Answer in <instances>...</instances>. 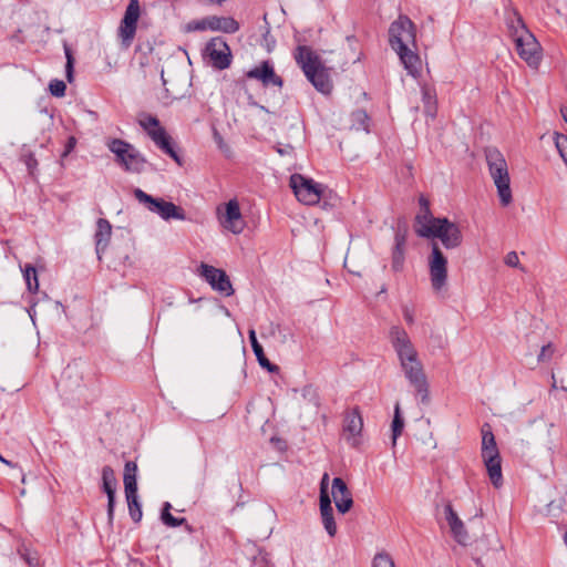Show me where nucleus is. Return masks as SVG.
I'll use <instances>...</instances> for the list:
<instances>
[{
    "instance_id": "nucleus-7",
    "label": "nucleus",
    "mask_w": 567,
    "mask_h": 567,
    "mask_svg": "<svg viewBox=\"0 0 567 567\" xmlns=\"http://www.w3.org/2000/svg\"><path fill=\"white\" fill-rule=\"evenodd\" d=\"M482 450L481 456L486 467L487 475L495 488L503 485L502 458L489 424L482 426Z\"/></svg>"
},
{
    "instance_id": "nucleus-36",
    "label": "nucleus",
    "mask_w": 567,
    "mask_h": 567,
    "mask_svg": "<svg viewBox=\"0 0 567 567\" xmlns=\"http://www.w3.org/2000/svg\"><path fill=\"white\" fill-rule=\"evenodd\" d=\"M140 125L150 134L151 131L156 130L159 125L158 120L155 116L143 114L138 118Z\"/></svg>"
},
{
    "instance_id": "nucleus-1",
    "label": "nucleus",
    "mask_w": 567,
    "mask_h": 567,
    "mask_svg": "<svg viewBox=\"0 0 567 567\" xmlns=\"http://www.w3.org/2000/svg\"><path fill=\"white\" fill-rule=\"evenodd\" d=\"M389 341L393 348L404 377L417 393L427 395V380L419 352L409 333L401 326H392L389 330Z\"/></svg>"
},
{
    "instance_id": "nucleus-11",
    "label": "nucleus",
    "mask_w": 567,
    "mask_h": 567,
    "mask_svg": "<svg viewBox=\"0 0 567 567\" xmlns=\"http://www.w3.org/2000/svg\"><path fill=\"white\" fill-rule=\"evenodd\" d=\"M134 196L140 203L144 204L150 212L159 215L165 220H184L186 218L184 209L172 202L154 198L140 188L134 190Z\"/></svg>"
},
{
    "instance_id": "nucleus-9",
    "label": "nucleus",
    "mask_w": 567,
    "mask_h": 567,
    "mask_svg": "<svg viewBox=\"0 0 567 567\" xmlns=\"http://www.w3.org/2000/svg\"><path fill=\"white\" fill-rule=\"evenodd\" d=\"M109 150L115 155L116 162L127 172L140 173L145 165V158L130 143L113 138L107 143Z\"/></svg>"
},
{
    "instance_id": "nucleus-25",
    "label": "nucleus",
    "mask_w": 567,
    "mask_h": 567,
    "mask_svg": "<svg viewBox=\"0 0 567 567\" xmlns=\"http://www.w3.org/2000/svg\"><path fill=\"white\" fill-rule=\"evenodd\" d=\"M136 472L137 465L134 462H126L123 477L125 495L137 494Z\"/></svg>"
},
{
    "instance_id": "nucleus-29",
    "label": "nucleus",
    "mask_w": 567,
    "mask_h": 567,
    "mask_svg": "<svg viewBox=\"0 0 567 567\" xmlns=\"http://www.w3.org/2000/svg\"><path fill=\"white\" fill-rule=\"evenodd\" d=\"M404 427V421L401 416L400 404L396 403L394 406V416L392 421V444H396L398 437L401 435Z\"/></svg>"
},
{
    "instance_id": "nucleus-46",
    "label": "nucleus",
    "mask_w": 567,
    "mask_h": 567,
    "mask_svg": "<svg viewBox=\"0 0 567 567\" xmlns=\"http://www.w3.org/2000/svg\"><path fill=\"white\" fill-rule=\"evenodd\" d=\"M106 495H107V514H109V518L112 519L113 512H114L115 493H106Z\"/></svg>"
},
{
    "instance_id": "nucleus-39",
    "label": "nucleus",
    "mask_w": 567,
    "mask_h": 567,
    "mask_svg": "<svg viewBox=\"0 0 567 567\" xmlns=\"http://www.w3.org/2000/svg\"><path fill=\"white\" fill-rule=\"evenodd\" d=\"M554 353H555V346L549 342L542 347L537 360H538V362H548L551 360Z\"/></svg>"
},
{
    "instance_id": "nucleus-8",
    "label": "nucleus",
    "mask_w": 567,
    "mask_h": 567,
    "mask_svg": "<svg viewBox=\"0 0 567 567\" xmlns=\"http://www.w3.org/2000/svg\"><path fill=\"white\" fill-rule=\"evenodd\" d=\"M449 261L437 243L432 244L431 254L427 257V267L431 288L437 296H442L447 290Z\"/></svg>"
},
{
    "instance_id": "nucleus-53",
    "label": "nucleus",
    "mask_w": 567,
    "mask_h": 567,
    "mask_svg": "<svg viewBox=\"0 0 567 567\" xmlns=\"http://www.w3.org/2000/svg\"><path fill=\"white\" fill-rule=\"evenodd\" d=\"M167 97H168L169 100H175V99H177V96H176V95H169V96H167Z\"/></svg>"
},
{
    "instance_id": "nucleus-27",
    "label": "nucleus",
    "mask_w": 567,
    "mask_h": 567,
    "mask_svg": "<svg viewBox=\"0 0 567 567\" xmlns=\"http://www.w3.org/2000/svg\"><path fill=\"white\" fill-rule=\"evenodd\" d=\"M404 247H405V236L401 235V234H396L395 247H394L393 254H392V269L394 271H400L403 268Z\"/></svg>"
},
{
    "instance_id": "nucleus-52",
    "label": "nucleus",
    "mask_w": 567,
    "mask_h": 567,
    "mask_svg": "<svg viewBox=\"0 0 567 567\" xmlns=\"http://www.w3.org/2000/svg\"><path fill=\"white\" fill-rule=\"evenodd\" d=\"M564 543L567 546V532L565 533V536H564Z\"/></svg>"
},
{
    "instance_id": "nucleus-2",
    "label": "nucleus",
    "mask_w": 567,
    "mask_h": 567,
    "mask_svg": "<svg viewBox=\"0 0 567 567\" xmlns=\"http://www.w3.org/2000/svg\"><path fill=\"white\" fill-rule=\"evenodd\" d=\"M389 341L393 348L404 377L417 393L427 395V380L419 352L409 333L401 326H392L389 330Z\"/></svg>"
},
{
    "instance_id": "nucleus-37",
    "label": "nucleus",
    "mask_w": 567,
    "mask_h": 567,
    "mask_svg": "<svg viewBox=\"0 0 567 567\" xmlns=\"http://www.w3.org/2000/svg\"><path fill=\"white\" fill-rule=\"evenodd\" d=\"M169 508H171V504L165 503L164 509L162 512V520L164 522V524L167 526H171V527H176V526L182 525V523L184 522V518H182V519L175 518L169 513Z\"/></svg>"
},
{
    "instance_id": "nucleus-50",
    "label": "nucleus",
    "mask_w": 567,
    "mask_h": 567,
    "mask_svg": "<svg viewBox=\"0 0 567 567\" xmlns=\"http://www.w3.org/2000/svg\"><path fill=\"white\" fill-rule=\"evenodd\" d=\"M560 112H561V115H563L564 121H565V122H567V107H563V109L560 110Z\"/></svg>"
},
{
    "instance_id": "nucleus-19",
    "label": "nucleus",
    "mask_w": 567,
    "mask_h": 567,
    "mask_svg": "<svg viewBox=\"0 0 567 567\" xmlns=\"http://www.w3.org/2000/svg\"><path fill=\"white\" fill-rule=\"evenodd\" d=\"M246 76L260 81L265 86H282V79L276 74L274 66L269 61H264L259 65L252 68L246 73Z\"/></svg>"
},
{
    "instance_id": "nucleus-51",
    "label": "nucleus",
    "mask_w": 567,
    "mask_h": 567,
    "mask_svg": "<svg viewBox=\"0 0 567 567\" xmlns=\"http://www.w3.org/2000/svg\"><path fill=\"white\" fill-rule=\"evenodd\" d=\"M0 462H2L4 465L12 466V463L10 461L6 460L4 457H2L1 455H0Z\"/></svg>"
},
{
    "instance_id": "nucleus-30",
    "label": "nucleus",
    "mask_w": 567,
    "mask_h": 567,
    "mask_svg": "<svg viewBox=\"0 0 567 567\" xmlns=\"http://www.w3.org/2000/svg\"><path fill=\"white\" fill-rule=\"evenodd\" d=\"M23 277L27 284V288L30 292H37L39 289V280L37 270L33 266L27 265L23 269Z\"/></svg>"
},
{
    "instance_id": "nucleus-32",
    "label": "nucleus",
    "mask_w": 567,
    "mask_h": 567,
    "mask_svg": "<svg viewBox=\"0 0 567 567\" xmlns=\"http://www.w3.org/2000/svg\"><path fill=\"white\" fill-rule=\"evenodd\" d=\"M519 24L526 28L522 17L516 11L509 12L507 17V28L514 41L517 39L516 34L518 33Z\"/></svg>"
},
{
    "instance_id": "nucleus-12",
    "label": "nucleus",
    "mask_w": 567,
    "mask_h": 567,
    "mask_svg": "<svg viewBox=\"0 0 567 567\" xmlns=\"http://www.w3.org/2000/svg\"><path fill=\"white\" fill-rule=\"evenodd\" d=\"M140 16L141 8L138 0H130L117 29V38L122 48L128 49L132 45L136 34Z\"/></svg>"
},
{
    "instance_id": "nucleus-44",
    "label": "nucleus",
    "mask_w": 567,
    "mask_h": 567,
    "mask_svg": "<svg viewBox=\"0 0 567 567\" xmlns=\"http://www.w3.org/2000/svg\"><path fill=\"white\" fill-rule=\"evenodd\" d=\"M402 313H403V318L405 320V322L409 324V326H412L415 321V313H414V309L410 306H404L402 308Z\"/></svg>"
},
{
    "instance_id": "nucleus-15",
    "label": "nucleus",
    "mask_w": 567,
    "mask_h": 567,
    "mask_svg": "<svg viewBox=\"0 0 567 567\" xmlns=\"http://www.w3.org/2000/svg\"><path fill=\"white\" fill-rule=\"evenodd\" d=\"M217 216L220 225L235 235L241 234L246 227L237 199H230L224 207H218Z\"/></svg>"
},
{
    "instance_id": "nucleus-22",
    "label": "nucleus",
    "mask_w": 567,
    "mask_h": 567,
    "mask_svg": "<svg viewBox=\"0 0 567 567\" xmlns=\"http://www.w3.org/2000/svg\"><path fill=\"white\" fill-rule=\"evenodd\" d=\"M148 136L152 138V141L166 154H168L174 161H176L178 164H181V159L178 154L175 152V150L172 146L171 137L166 133L165 128L162 126H158L156 130L151 131Z\"/></svg>"
},
{
    "instance_id": "nucleus-41",
    "label": "nucleus",
    "mask_w": 567,
    "mask_h": 567,
    "mask_svg": "<svg viewBox=\"0 0 567 567\" xmlns=\"http://www.w3.org/2000/svg\"><path fill=\"white\" fill-rule=\"evenodd\" d=\"M64 53H65V58H66V65H65L66 78H68V81L71 82L73 79L74 59H73L71 49L66 44L64 45Z\"/></svg>"
},
{
    "instance_id": "nucleus-28",
    "label": "nucleus",
    "mask_w": 567,
    "mask_h": 567,
    "mask_svg": "<svg viewBox=\"0 0 567 567\" xmlns=\"http://www.w3.org/2000/svg\"><path fill=\"white\" fill-rule=\"evenodd\" d=\"M249 341H250V344H251V348H252V351L259 362V364L262 367V368H267L269 371H274L275 369H277L275 365H272L270 363V361L266 358L265 353H264V349L262 347L260 346V343L258 342L257 340V337H256V331L254 329H250L249 330Z\"/></svg>"
},
{
    "instance_id": "nucleus-38",
    "label": "nucleus",
    "mask_w": 567,
    "mask_h": 567,
    "mask_svg": "<svg viewBox=\"0 0 567 567\" xmlns=\"http://www.w3.org/2000/svg\"><path fill=\"white\" fill-rule=\"evenodd\" d=\"M49 90L53 96L61 97L65 94L66 85L61 80H53L49 84Z\"/></svg>"
},
{
    "instance_id": "nucleus-17",
    "label": "nucleus",
    "mask_w": 567,
    "mask_h": 567,
    "mask_svg": "<svg viewBox=\"0 0 567 567\" xmlns=\"http://www.w3.org/2000/svg\"><path fill=\"white\" fill-rule=\"evenodd\" d=\"M363 430V419L358 409L348 412L344 417L343 434L351 446L360 444Z\"/></svg>"
},
{
    "instance_id": "nucleus-35",
    "label": "nucleus",
    "mask_w": 567,
    "mask_h": 567,
    "mask_svg": "<svg viewBox=\"0 0 567 567\" xmlns=\"http://www.w3.org/2000/svg\"><path fill=\"white\" fill-rule=\"evenodd\" d=\"M372 567H396L390 554L382 551L378 553L372 560Z\"/></svg>"
},
{
    "instance_id": "nucleus-31",
    "label": "nucleus",
    "mask_w": 567,
    "mask_h": 567,
    "mask_svg": "<svg viewBox=\"0 0 567 567\" xmlns=\"http://www.w3.org/2000/svg\"><path fill=\"white\" fill-rule=\"evenodd\" d=\"M103 489L105 493H115L116 477L115 473L110 466H104L102 470Z\"/></svg>"
},
{
    "instance_id": "nucleus-33",
    "label": "nucleus",
    "mask_w": 567,
    "mask_h": 567,
    "mask_svg": "<svg viewBox=\"0 0 567 567\" xmlns=\"http://www.w3.org/2000/svg\"><path fill=\"white\" fill-rule=\"evenodd\" d=\"M352 127L357 131H369V117L367 113L362 110L355 111L352 113Z\"/></svg>"
},
{
    "instance_id": "nucleus-40",
    "label": "nucleus",
    "mask_w": 567,
    "mask_h": 567,
    "mask_svg": "<svg viewBox=\"0 0 567 567\" xmlns=\"http://www.w3.org/2000/svg\"><path fill=\"white\" fill-rule=\"evenodd\" d=\"M207 23H208V17L204 18L202 20H195V21L188 22L186 24L185 29L188 32L209 30Z\"/></svg>"
},
{
    "instance_id": "nucleus-24",
    "label": "nucleus",
    "mask_w": 567,
    "mask_h": 567,
    "mask_svg": "<svg viewBox=\"0 0 567 567\" xmlns=\"http://www.w3.org/2000/svg\"><path fill=\"white\" fill-rule=\"evenodd\" d=\"M319 508L324 529L330 537H334L338 528L333 517L331 501L319 502Z\"/></svg>"
},
{
    "instance_id": "nucleus-48",
    "label": "nucleus",
    "mask_w": 567,
    "mask_h": 567,
    "mask_svg": "<svg viewBox=\"0 0 567 567\" xmlns=\"http://www.w3.org/2000/svg\"><path fill=\"white\" fill-rule=\"evenodd\" d=\"M420 204H421V212H420V214H423L425 212V207H427L430 209L429 203H427L426 199L421 198Z\"/></svg>"
},
{
    "instance_id": "nucleus-26",
    "label": "nucleus",
    "mask_w": 567,
    "mask_h": 567,
    "mask_svg": "<svg viewBox=\"0 0 567 567\" xmlns=\"http://www.w3.org/2000/svg\"><path fill=\"white\" fill-rule=\"evenodd\" d=\"M422 101L424 104V112L431 118H434L437 112L436 92L429 86L422 87Z\"/></svg>"
},
{
    "instance_id": "nucleus-14",
    "label": "nucleus",
    "mask_w": 567,
    "mask_h": 567,
    "mask_svg": "<svg viewBox=\"0 0 567 567\" xmlns=\"http://www.w3.org/2000/svg\"><path fill=\"white\" fill-rule=\"evenodd\" d=\"M198 274L206 280L213 290L225 297L234 295L235 290L225 270L202 262L198 267Z\"/></svg>"
},
{
    "instance_id": "nucleus-45",
    "label": "nucleus",
    "mask_w": 567,
    "mask_h": 567,
    "mask_svg": "<svg viewBox=\"0 0 567 567\" xmlns=\"http://www.w3.org/2000/svg\"><path fill=\"white\" fill-rule=\"evenodd\" d=\"M504 262L509 266L517 268L519 267V257L516 251H509L504 259Z\"/></svg>"
},
{
    "instance_id": "nucleus-10",
    "label": "nucleus",
    "mask_w": 567,
    "mask_h": 567,
    "mask_svg": "<svg viewBox=\"0 0 567 567\" xmlns=\"http://www.w3.org/2000/svg\"><path fill=\"white\" fill-rule=\"evenodd\" d=\"M290 187L293 190L297 199L305 205H316L320 202L326 187L307 178L301 174H293L290 176Z\"/></svg>"
},
{
    "instance_id": "nucleus-21",
    "label": "nucleus",
    "mask_w": 567,
    "mask_h": 567,
    "mask_svg": "<svg viewBox=\"0 0 567 567\" xmlns=\"http://www.w3.org/2000/svg\"><path fill=\"white\" fill-rule=\"evenodd\" d=\"M112 236V226L107 219L100 218L96 221V231L94 235L96 254L99 259H101V254L107 247Z\"/></svg>"
},
{
    "instance_id": "nucleus-3",
    "label": "nucleus",
    "mask_w": 567,
    "mask_h": 567,
    "mask_svg": "<svg viewBox=\"0 0 567 567\" xmlns=\"http://www.w3.org/2000/svg\"><path fill=\"white\" fill-rule=\"evenodd\" d=\"M389 42L396 52L406 72L417 78L422 71V61L416 50V31L414 23L406 17L400 16L389 29Z\"/></svg>"
},
{
    "instance_id": "nucleus-49",
    "label": "nucleus",
    "mask_w": 567,
    "mask_h": 567,
    "mask_svg": "<svg viewBox=\"0 0 567 567\" xmlns=\"http://www.w3.org/2000/svg\"><path fill=\"white\" fill-rule=\"evenodd\" d=\"M27 561H28V564H29L31 567H35V566H38V560H37V559L27 558Z\"/></svg>"
},
{
    "instance_id": "nucleus-34",
    "label": "nucleus",
    "mask_w": 567,
    "mask_h": 567,
    "mask_svg": "<svg viewBox=\"0 0 567 567\" xmlns=\"http://www.w3.org/2000/svg\"><path fill=\"white\" fill-rule=\"evenodd\" d=\"M125 496H126V501H127V505H128L130 516L132 517V519L134 522H136V523L140 522L142 518V509H141V504L137 501V494L125 495Z\"/></svg>"
},
{
    "instance_id": "nucleus-42",
    "label": "nucleus",
    "mask_w": 567,
    "mask_h": 567,
    "mask_svg": "<svg viewBox=\"0 0 567 567\" xmlns=\"http://www.w3.org/2000/svg\"><path fill=\"white\" fill-rule=\"evenodd\" d=\"M328 488H329V474L324 473L322 475V478H321V482H320V497H319V502L331 501V498L329 496V493H328Z\"/></svg>"
},
{
    "instance_id": "nucleus-54",
    "label": "nucleus",
    "mask_w": 567,
    "mask_h": 567,
    "mask_svg": "<svg viewBox=\"0 0 567 567\" xmlns=\"http://www.w3.org/2000/svg\"><path fill=\"white\" fill-rule=\"evenodd\" d=\"M162 80H163V84L166 85V80L164 79V74L162 73Z\"/></svg>"
},
{
    "instance_id": "nucleus-18",
    "label": "nucleus",
    "mask_w": 567,
    "mask_h": 567,
    "mask_svg": "<svg viewBox=\"0 0 567 567\" xmlns=\"http://www.w3.org/2000/svg\"><path fill=\"white\" fill-rule=\"evenodd\" d=\"M331 496L340 514H346L352 508V494L341 477H334L332 480Z\"/></svg>"
},
{
    "instance_id": "nucleus-43",
    "label": "nucleus",
    "mask_w": 567,
    "mask_h": 567,
    "mask_svg": "<svg viewBox=\"0 0 567 567\" xmlns=\"http://www.w3.org/2000/svg\"><path fill=\"white\" fill-rule=\"evenodd\" d=\"M276 152L280 156H292L295 154V146L291 144L278 143L276 146Z\"/></svg>"
},
{
    "instance_id": "nucleus-13",
    "label": "nucleus",
    "mask_w": 567,
    "mask_h": 567,
    "mask_svg": "<svg viewBox=\"0 0 567 567\" xmlns=\"http://www.w3.org/2000/svg\"><path fill=\"white\" fill-rule=\"evenodd\" d=\"M518 27L517 39L514 41L517 53L529 66L537 68L542 59L539 43L527 28Z\"/></svg>"
},
{
    "instance_id": "nucleus-6",
    "label": "nucleus",
    "mask_w": 567,
    "mask_h": 567,
    "mask_svg": "<svg viewBox=\"0 0 567 567\" xmlns=\"http://www.w3.org/2000/svg\"><path fill=\"white\" fill-rule=\"evenodd\" d=\"M295 59L307 79L321 93L328 94L332 89L327 69L321 64L315 52L305 45L298 47Z\"/></svg>"
},
{
    "instance_id": "nucleus-20",
    "label": "nucleus",
    "mask_w": 567,
    "mask_h": 567,
    "mask_svg": "<svg viewBox=\"0 0 567 567\" xmlns=\"http://www.w3.org/2000/svg\"><path fill=\"white\" fill-rule=\"evenodd\" d=\"M445 518L454 539L461 545H466L470 540L468 533L451 505L445 506Z\"/></svg>"
},
{
    "instance_id": "nucleus-23",
    "label": "nucleus",
    "mask_w": 567,
    "mask_h": 567,
    "mask_svg": "<svg viewBox=\"0 0 567 567\" xmlns=\"http://www.w3.org/2000/svg\"><path fill=\"white\" fill-rule=\"evenodd\" d=\"M207 25L212 31L225 33H235L239 30V23L231 17L210 16Z\"/></svg>"
},
{
    "instance_id": "nucleus-4",
    "label": "nucleus",
    "mask_w": 567,
    "mask_h": 567,
    "mask_svg": "<svg viewBox=\"0 0 567 567\" xmlns=\"http://www.w3.org/2000/svg\"><path fill=\"white\" fill-rule=\"evenodd\" d=\"M415 221V231L420 237L439 238L446 249L461 246L463 236L460 227L447 218L433 217L427 207L423 214L416 216Z\"/></svg>"
},
{
    "instance_id": "nucleus-5",
    "label": "nucleus",
    "mask_w": 567,
    "mask_h": 567,
    "mask_svg": "<svg viewBox=\"0 0 567 567\" xmlns=\"http://www.w3.org/2000/svg\"><path fill=\"white\" fill-rule=\"evenodd\" d=\"M486 162L488 173L497 189V196L503 207H507L513 202L511 188V176L508 165L504 155L497 148L486 150Z\"/></svg>"
},
{
    "instance_id": "nucleus-47",
    "label": "nucleus",
    "mask_w": 567,
    "mask_h": 567,
    "mask_svg": "<svg viewBox=\"0 0 567 567\" xmlns=\"http://www.w3.org/2000/svg\"><path fill=\"white\" fill-rule=\"evenodd\" d=\"M76 145V138L74 136H70L68 140V143L65 145V150L62 154V157H66L75 147Z\"/></svg>"
},
{
    "instance_id": "nucleus-16",
    "label": "nucleus",
    "mask_w": 567,
    "mask_h": 567,
    "mask_svg": "<svg viewBox=\"0 0 567 567\" xmlns=\"http://www.w3.org/2000/svg\"><path fill=\"white\" fill-rule=\"evenodd\" d=\"M206 52L214 68L227 69L231 62V52L221 38L212 39L206 45Z\"/></svg>"
}]
</instances>
